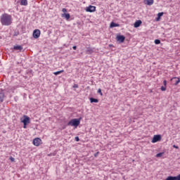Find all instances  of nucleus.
I'll list each match as a JSON object with an SVG mask.
<instances>
[{"mask_svg":"<svg viewBox=\"0 0 180 180\" xmlns=\"http://www.w3.org/2000/svg\"><path fill=\"white\" fill-rule=\"evenodd\" d=\"M0 22L3 26H11L12 25V15L4 13L1 16Z\"/></svg>","mask_w":180,"mask_h":180,"instance_id":"f257e3e1","label":"nucleus"},{"mask_svg":"<svg viewBox=\"0 0 180 180\" xmlns=\"http://www.w3.org/2000/svg\"><path fill=\"white\" fill-rule=\"evenodd\" d=\"M81 120H82V117H80L79 118H74L70 120L68 122V126H72L73 127H75V129H77V127H78L81 123Z\"/></svg>","mask_w":180,"mask_h":180,"instance_id":"f03ea898","label":"nucleus"},{"mask_svg":"<svg viewBox=\"0 0 180 180\" xmlns=\"http://www.w3.org/2000/svg\"><path fill=\"white\" fill-rule=\"evenodd\" d=\"M161 139L162 137L160 134L154 135L151 141V143H158V141H161Z\"/></svg>","mask_w":180,"mask_h":180,"instance_id":"7ed1b4c3","label":"nucleus"},{"mask_svg":"<svg viewBox=\"0 0 180 180\" xmlns=\"http://www.w3.org/2000/svg\"><path fill=\"white\" fill-rule=\"evenodd\" d=\"M116 40L119 43H124V40H126V37H124V35H120V34L117 35L116 37Z\"/></svg>","mask_w":180,"mask_h":180,"instance_id":"20e7f679","label":"nucleus"},{"mask_svg":"<svg viewBox=\"0 0 180 180\" xmlns=\"http://www.w3.org/2000/svg\"><path fill=\"white\" fill-rule=\"evenodd\" d=\"M40 30H34L32 34L34 39H39L40 37Z\"/></svg>","mask_w":180,"mask_h":180,"instance_id":"39448f33","label":"nucleus"},{"mask_svg":"<svg viewBox=\"0 0 180 180\" xmlns=\"http://www.w3.org/2000/svg\"><path fill=\"white\" fill-rule=\"evenodd\" d=\"M5 98H6V96H5V93H4V89H0V103H2L5 100Z\"/></svg>","mask_w":180,"mask_h":180,"instance_id":"423d86ee","label":"nucleus"},{"mask_svg":"<svg viewBox=\"0 0 180 180\" xmlns=\"http://www.w3.org/2000/svg\"><path fill=\"white\" fill-rule=\"evenodd\" d=\"M13 51H18V53H20L23 50V46L21 45H15L13 48Z\"/></svg>","mask_w":180,"mask_h":180,"instance_id":"0eeeda50","label":"nucleus"},{"mask_svg":"<svg viewBox=\"0 0 180 180\" xmlns=\"http://www.w3.org/2000/svg\"><path fill=\"white\" fill-rule=\"evenodd\" d=\"M96 11V7L95 6H89L86 8V12H95Z\"/></svg>","mask_w":180,"mask_h":180,"instance_id":"6e6552de","label":"nucleus"},{"mask_svg":"<svg viewBox=\"0 0 180 180\" xmlns=\"http://www.w3.org/2000/svg\"><path fill=\"white\" fill-rule=\"evenodd\" d=\"M23 117V120L21 121L22 123L29 124V123H30V117H29L27 115H24Z\"/></svg>","mask_w":180,"mask_h":180,"instance_id":"1a4fd4ad","label":"nucleus"},{"mask_svg":"<svg viewBox=\"0 0 180 180\" xmlns=\"http://www.w3.org/2000/svg\"><path fill=\"white\" fill-rule=\"evenodd\" d=\"M32 143H33L34 146L39 147V146H40V143H41V139H40V138H35L33 140Z\"/></svg>","mask_w":180,"mask_h":180,"instance_id":"9d476101","label":"nucleus"},{"mask_svg":"<svg viewBox=\"0 0 180 180\" xmlns=\"http://www.w3.org/2000/svg\"><path fill=\"white\" fill-rule=\"evenodd\" d=\"M141 23H143V22H141V20H136L134 24V27H140Z\"/></svg>","mask_w":180,"mask_h":180,"instance_id":"9b49d317","label":"nucleus"},{"mask_svg":"<svg viewBox=\"0 0 180 180\" xmlns=\"http://www.w3.org/2000/svg\"><path fill=\"white\" fill-rule=\"evenodd\" d=\"M120 26V24L116 23L115 22H111V23L110 25V29H112L113 27H119Z\"/></svg>","mask_w":180,"mask_h":180,"instance_id":"f8f14e48","label":"nucleus"},{"mask_svg":"<svg viewBox=\"0 0 180 180\" xmlns=\"http://www.w3.org/2000/svg\"><path fill=\"white\" fill-rule=\"evenodd\" d=\"M89 100L91 103H98V102H99V100L98 98H95L94 97H91Z\"/></svg>","mask_w":180,"mask_h":180,"instance_id":"ddd939ff","label":"nucleus"},{"mask_svg":"<svg viewBox=\"0 0 180 180\" xmlns=\"http://www.w3.org/2000/svg\"><path fill=\"white\" fill-rule=\"evenodd\" d=\"M174 79H176V80L174 82V85L176 86V85H178V84H179L180 79H179V77H173V78L171 79V81H174Z\"/></svg>","mask_w":180,"mask_h":180,"instance_id":"4468645a","label":"nucleus"},{"mask_svg":"<svg viewBox=\"0 0 180 180\" xmlns=\"http://www.w3.org/2000/svg\"><path fill=\"white\" fill-rule=\"evenodd\" d=\"M86 53V54H92V53H94V49L92 48L87 47Z\"/></svg>","mask_w":180,"mask_h":180,"instance_id":"2eb2a0df","label":"nucleus"},{"mask_svg":"<svg viewBox=\"0 0 180 180\" xmlns=\"http://www.w3.org/2000/svg\"><path fill=\"white\" fill-rule=\"evenodd\" d=\"M63 18H65L66 20H68V19L71 18V15H70V13H64L63 14Z\"/></svg>","mask_w":180,"mask_h":180,"instance_id":"dca6fc26","label":"nucleus"},{"mask_svg":"<svg viewBox=\"0 0 180 180\" xmlns=\"http://www.w3.org/2000/svg\"><path fill=\"white\" fill-rule=\"evenodd\" d=\"M20 5H22L24 6H27V0H21Z\"/></svg>","mask_w":180,"mask_h":180,"instance_id":"f3484780","label":"nucleus"},{"mask_svg":"<svg viewBox=\"0 0 180 180\" xmlns=\"http://www.w3.org/2000/svg\"><path fill=\"white\" fill-rule=\"evenodd\" d=\"M154 4V0H146V5H153Z\"/></svg>","mask_w":180,"mask_h":180,"instance_id":"a211bd4d","label":"nucleus"},{"mask_svg":"<svg viewBox=\"0 0 180 180\" xmlns=\"http://www.w3.org/2000/svg\"><path fill=\"white\" fill-rule=\"evenodd\" d=\"M162 155H164V152L158 153V154L155 155V157H156L157 158H161Z\"/></svg>","mask_w":180,"mask_h":180,"instance_id":"6ab92c4d","label":"nucleus"},{"mask_svg":"<svg viewBox=\"0 0 180 180\" xmlns=\"http://www.w3.org/2000/svg\"><path fill=\"white\" fill-rule=\"evenodd\" d=\"M165 180H175L174 176H169L165 179Z\"/></svg>","mask_w":180,"mask_h":180,"instance_id":"aec40b11","label":"nucleus"},{"mask_svg":"<svg viewBox=\"0 0 180 180\" xmlns=\"http://www.w3.org/2000/svg\"><path fill=\"white\" fill-rule=\"evenodd\" d=\"M62 72H64V70L57 71L53 72L54 75H60Z\"/></svg>","mask_w":180,"mask_h":180,"instance_id":"412c9836","label":"nucleus"},{"mask_svg":"<svg viewBox=\"0 0 180 180\" xmlns=\"http://www.w3.org/2000/svg\"><path fill=\"white\" fill-rule=\"evenodd\" d=\"M154 43H155V44H161V40H160V39H155Z\"/></svg>","mask_w":180,"mask_h":180,"instance_id":"4be33fe9","label":"nucleus"},{"mask_svg":"<svg viewBox=\"0 0 180 180\" xmlns=\"http://www.w3.org/2000/svg\"><path fill=\"white\" fill-rule=\"evenodd\" d=\"M161 91H167V86H162L161 88H160Z\"/></svg>","mask_w":180,"mask_h":180,"instance_id":"5701e85b","label":"nucleus"},{"mask_svg":"<svg viewBox=\"0 0 180 180\" xmlns=\"http://www.w3.org/2000/svg\"><path fill=\"white\" fill-rule=\"evenodd\" d=\"M163 15H164V13H163V12L158 13V17L161 18L162 16H163Z\"/></svg>","mask_w":180,"mask_h":180,"instance_id":"b1692460","label":"nucleus"},{"mask_svg":"<svg viewBox=\"0 0 180 180\" xmlns=\"http://www.w3.org/2000/svg\"><path fill=\"white\" fill-rule=\"evenodd\" d=\"M98 94H100L101 96H102L103 95V94L102 93V89H98Z\"/></svg>","mask_w":180,"mask_h":180,"instance_id":"393cba45","label":"nucleus"},{"mask_svg":"<svg viewBox=\"0 0 180 180\" xmlns=\"http://www.w3.org/2000/svg\"><path fill=\"white\" fill-rule=\"evenodd\" d=\"M174 180H180V174L174 176Z\"/></svg>","mask_w":180,"mask_h":180,"instance_id":"a878e982","label":"nucleus"},{"mask_svg":"<svg viewBox=\"0 0 180 180\" xmlns=\"http://www.w3.org/2000/svg\"><path fill=\"white\" fill-rule=\"evenodd\" d=\"M10 160L12 162H15V159L13 158V157H10Z\"/></svg>","mask_w":180,"mask_h":180,"instance_id":"bb28decb","label":"nucleus"},{"mask_svg":"<svg viewBox=\"0 0 180 180\" xmlns=\"http://www.w3.org/2000/svg\"><path fill=\"white\" fill-rule=\"evenodd\" d=\"M75 141H79V137L76 136V137L75 138Z\"/></svg>","mask_w":180,"mask_h":180,"instance_id":"cd10ccee","label":"nucleus"},{"mask_svg":"<svg viewBox=\"0 0 180 180\" xmlns=\"http://www.w3.org/2000/svg\"><path fill=\"white\" fill-rule=\"evenodd\" d=\"M164 86H167V80L163 81Z\"/></svg>","mask_w":180,"mask_h":180,"instance_id":"c85d7f7f","label":"nucleus"},{"mask_svg":"<svg viewBox=\"0 0 180 180\" xmlns=\"http://www.w3.org/2000/svg\"><path fill=\"white\" fill-rule=\"evenodd\" d=\"M98 155H99V152H97L94 154V157H98Z\"/></svg>","mask_w":180,"mask_h":180,"instance_id":"c756f323","label":"nucleus"},{"mask_svg":"<svg viewBox=\"0 0 180 180\" xmlns=\"http://www.w3.org/2000/svg\"><path fill=\"white\" fill-rule=\"evenodd\" d=\"M27 126V124L23 123V128H24V129H26Z\"/></svg>","mask_w":180,"mask_h":180,"instance_id":"7c9ffc66","label":"nucleus"},{"mask_svg":"<svg viewBox=\"0 0 180 180\" xmlns=\"http://www.w3.org/2000/svg\"><path fill=\"white\" fill-rule=\"evenodd\" d=\"M62 12L65 13V12H67V9L66 8H63Z\"/></svg>","mask_w":180,"mask_h":180,"instance_id":"2f4dec72","label":"nucleus"},{"mask_svg":"<svg viewBox=\"0 0 180 180\" xmlns=\"http://www.w3.org/2000/svg\"><path fill=\"white\" fill-rule=\"evenodd\" d=\"M73 88H78V85H77V84H75L73 85Z\"/></svg>","mask_w":180,"mask_h":180,"instance_id":"473e14b6","label":"nucleus"},{"mask_svg":"<svg viewBox=\"0 0 180 180\" xmlns=\"http://www.w3.org/2000/svg\"><path fill=\"white\" fill-rule=\"evenodd\" d=\"M173 148H176V149L179 148V147H178V146H176V145H173Z\"/></svg>","mask_w":180,"mask_h":180,"instance_id":"72a5a7b5","label":"nucleus"},{"mask_svg":"<svg viewBox=\"0 0 180 180\" xmlns=\"http://www.w3.org/2000/svg\"><path fill=\"white\" fill-rule=\"evenodd\" d=\"M160 19H161V18L158 16V17L156 18L157 22H158V21L160 20Z\"/></svg>","mask_w":180,"mask_h":180,"instance_id":"f704fd0d","label":"nucleus"},{"mask_svg":"<svg viewBox=\"0 0 180 180\" xmlns=\"http://www.w3.org/2000/svg\"><path fill=\"white\" fill-rule=\"evenodd\" d=\"M72 49H73V50H77V46H73Z\"/></svg>","mask_w":180,"mask_h":180,"instance_id":"c9c22d12","label":"nucleus"},{"mask_svg":"<svg viewBox=\"0 0 180 180\" xmlns=\"http://www.w3.org/2000/svg\"><path fill=\"white\" fill-rule=\"evenodd\" d=\"M19 34V32H17L14 34V36H18Z\"/></svg>","mask_w":180,"mask_h":180,"instance_id":"e433bc0d","label":"nucleus"},{"mask_svg":"<svg viewBox=\"0 0 180 180\" xmlns=\"http://www.w3.org/2000/svg\"><path fill=\"white\" fill-rule=\"evenodd\" d=\"M112 46H113V44H110L109 45V47H112Z\"/></svg>","mask_w":180,"mask_h":180,"instance_id":"4c0bfd02","label":"nucleus"}]
</instances>
